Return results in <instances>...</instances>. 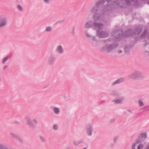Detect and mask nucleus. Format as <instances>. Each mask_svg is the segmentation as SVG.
Segmentation results:
<instances>
[{"label":"nucleus","instance_id":"a878e982","mask_svg":"<svg viewBox=\"0 0 149 149\" xmlns=\"http://www.w3.org/2000/svg\"><path fill=\"white\" fill-rule=\"evenodd\" d=\"M1 145H0V149L1 148Z\"/></svg>","mask_w":149,"mask_h":149},{"label":"nucleus","instance_id":"6ab92c4d","mask_svg":"<svg viewBox=\"0 0 149 149\" xmlns=\"http://www.w3.org/2000/svg\"><path fill=\"white\" fill-rule=\"evenodd\" d=\"M121 100H116L115 101V102L116 103H120V102H121Z\"/></svg>","mask_w":149,"mask_h":149},{"label":"nucleus","instance_id":"aec40b11","mask_svg":"<svg viewBox=\"0 0 149 149\" xmlns=\"http://www.w3.org/2000/svg\"><path fill=\"white\" fill-rule=\"evenodd\" d=\"M81 143V142H74V144L75 145H78V144H79L80 143Z\"/></svg>","mask_w":149,"mask_h":149},{"label":"nucleus","instance_id":"b1692460","mask_svg":"<svg viewBox=\"0 0 149 149\" xmlns=\"http://www.w3.org/2000/svg\"><path fill=\"white\" fill-rule=\"evenodd\" d=\"M86 35L87 36H88V37H89L90 36L89 35H88V34H86Z\"/></svg>","mask_w":149,"mask_h":149},{"label":"nucleus","instance_id":"20e7f679","mask_svg":"<svg viewBox=\"0 0 149 149\" xmlns=\"http://www.w3.org/2000/svg\"><path fill=\"white\" fill-rule=\"evenodd\" d=\"M56 51L57 52L59 53H62L63 52V50L62 48V46H58L57 48Z\"/></svg>","mask_w":149,"mask_h":149},{"label":"nucleus","instance_id":"f3484780","mask_svg":"<svg viewBox=\"0 0 149 149\" xmlns=\"http://www.w3.org/2000/svg\"><path fill=\"white\" fill-rule=\"evenodd\" d=\"M53 128L55 130H57L58 129V127L56 125H54L53 126Z\"/></svg>","mask_w":149,"mask_h":149},{"label":"nucleus","instance_id":"bb28decb","mask_svg":"<svg viewBox=\"0 0 149 149\" xmlns=\"http://www.w3.org/2000/svg\"><path fill=\"white\" fill-rule=\"evenodd\" d=\"M86 149V148H84V149Z\"/></svg>","mask_w":149,"mask_h":149},{"label":"nucleus","instance_id":"f03ea898","mask_svg":"<svg viewBox=\"0 0 149 149\" xmlns=\"http://www.w3.org/2000/svg\"><path fill=\"white\" fill-rule=\"evenodd\" d=\"M26 121L28 124L31 126H32L34 125V124H36L37 123V120H34L32 123H31L30 119L29 118H26Z\"/></svg>","mask_w":149,"mask_h":149},{"label":"nucleus","instance_id":"a211bd4d","mask_svg":"<svg viewBox=\"0 0 149 149\" xmlns=\"http://www.w3.org/2000/svg\"><path fill=\"white\" fill-rule=\"evenodd\" d=\"M17 7L18 9L20 11H22V7L20 5H18L17 6Z\"/></svg>","mask_w":149,"mask_h":149},{"label":"nucleus","instance_id":"4468645a","mask_svg":"<svg viewBox=\"0 0 149 149\" xmlns=\"http://www.w3.org/2000/svg\"><path fill=\"white\" fill-rule=\"evenodd\" d=\"M52 30V28L50 27H48L46 29V30L47 31H50Z\"/></svg>","mask_w":149,"mask_h":149},{"label":"nucleus","instance_id":"412c9836","mask_svg":"<svg viewBox=\"0 0 149 149\" xmlns=\"http://www.w3.org/2000/svg\"><path fill=\"white\" fill-rule=\"evenodd\" d=\"M40 139L42 141H44L45 140V139L43 137H41Z\"/></svg>","mask_w":149,"mask_h":149},{"label":"nucleus","instance_id":"423d86ee","mask_svg":"<svg viewBox=\"0 0 149 149\" xmlns=\"http://www.w3.org/2000/svg\"><path fill=\"white\" fill-rule=\"evenodd\" d=\"M84 27L86 28H89L91 27V22H88L85 25Z\"/></svg>","mask_w":149,"mask_h":149},{"label":"nucleus","instance_id":"6e6552de","mask_svg":"<svg viewBox=\"0 0 149 149\" xmlns=\"http://www.w3.org/2000/svg\"><path fill=\"white\" fill-rule=\"evenodd\" d=\"M116 47V46H115V45H114V46H109V47H107V50L108 51H109L110 49H112V48H115V47Z\"/></svg>","mask_w":149,"mask_h":149},{"label":"nucleus","instance_id":"4be33fe9","mask_svg":"<svg viewBox=\"0 0 149 149\" xmlns=\"http://www.w3.org/2000/svg\"><path fill=\"white\" fill-rule=\"evenodd\" d=\"M44 1L45 2L48 3L49 2V0H44Z\"/></svg>","mask_w":149,"mask_h":149},{"label":"nucleus","instance_id":"2eb2a0df","mask_svg":"<svg viewBox=\"0 0 149 149\" xmlns=\"http://www.w3.org/2000/svg\"><path fill=\"white\" fill-rule=\"evenodd\" d=\"M137 143V141H136V143H135L133 144V145L132 146V149H135V147L136 146V145Z\"/></svg>","mask_w":149,"mask_h":149},{"label":"nucleus","instance_id":"ddd939ff","mask_svg":"<svg viewBox=\"0 0 149 149\" xmlns=\"http://www.w3.org/2000/svg\"><path fill=\"white\" fill-rule=\"evenodd\" d=\"M139 105L140 106H142L144 105L142 101L141 100H139Z\"/></svg>","mask_w":149,"mask_h":149},{"label":"nucleus","instance_id":"7ed1b4c3","mask_svg":"<svg viewBox=\"0 0 149 149\" xmlns=\"http://www.w3.org/2000/svg\"><path fill=\"white\" fill-rule=\"evenodd\" d=\"M94 25L95 26V28L97 31L99 30V29H101L102 27V24H100L95 23Z\"/></svg>","mask_w":149,"mask_h":149},{"label":"nucleus","instance_id":"5701e85b","mask_svg":"<svg viewBox=\"0 0 149 149\" xmlns=\"http://www.w3.org/2000/svg\"><path fill=\"white\" fill-rule=\"evenodd\" d=\"M118 52L119 53H120L122 52V51L121 50H119L118 51Z\"/></svg>","mask_w":149,"mask_h":149},{"label":"nucleus","instance_id":"9b49d317","mask_svg":"<svg viewBox=\"0 0 149 149\" xmlns=\"http://www.w3.org/2000/svg\"><path fill=\"white\" fill-rule=\"evenodd\" d=\"M9 57L8 56H7L6 57L4 58L3 60L2 63H4L5 62L8 60Z\"/></svg>","mask_w":149,"mask_h":149},{"label":"nucleus","instance_id":"0eeeda50","mask_svg":"<svg viewBox=\"0 0 149 149\" xmlns=\"http://www.w3.org/2000/svg\"><path fill=\"white\" fill-rule=\"evenodd\" d=\"M91 127V125H89L88 126V128H89V129H88V135L89 136L91 135V127Z\"/></svg>","mask_w":149,"mask_h":149},{"label":"nucleus","instance_id":"f8f14e48","mask_svg":"<svg viewBox=\"0 0 149 149\" xmlns=\"http://www.w3.org/2000/svg\"><path fill=\"white\" fill-rule=\"evenodd\" d=\"M97 6H95L92 10V11L93 12H94L97 11Z\"/></svg>","mask_w":149,"mask_h":149},{"label":"nucleus","instance_id":"9d476101","mask_svg":"<svg viewBox=\"0 0 149 149\" xmlns=\"http://www.w3.org/2000/svg\"><path fill=\"white\" fill-rule=\"evenodd\" d=\"M98 35L100 37H104L106 36L104 35V33L103 32H102L101 33V35H100L98 33Z\"/></svg>","mask_w":149,"mask_h":149},{"label":"nucleus","instance_id":"393cba45","mask_svg":"<svg viewBox=\"0 0 149 149\" xmlns=\"http://www.w3.org/2000/svg\"><path fill=\"white\" fill-rule=\"evenodd\" d=\"M7 67V66H5L4 67V68L5 69L6 68V67Z\"/></svg>","mask_w":149,"mask_h":149},{"label":"nucleus","instance_id":"dca6fc26","mask_svg":"<svg viewBox=\"0 0 149 149\" xmlns=\"http://www.w3.org/2000/svg\"><path fill=\"white\" fill-rule=\"evenodd\" d=\"M143 147V146L142 145L140 144L139 145L138 147L137 148L138 149H142Z\"/></svg>","mask_w":149,"mask_h":149},{"label":"nucleus","instance_id":"f257e3e1","mask_svg":"<svg viewBox=\"0 0 149 149\" xmlns=\"http://www.w3.org/2000/svg\"><path fill=\"white\" fill-rule=\"evenodd\" d=\"M7 23V20L5 18L1 19L0 22V27L1 28L6 26Z\"/></svg>","mask_w":149,"mask_h":149},{"label":"nucleus","instance_id":"1a4fd4ad","mask_svg":"<svg viewBox=\"0 0 149 149\" xmlns=\"http://www.w3.org/2000/svg\"><path fill=\"white\" fill-rule=\"evenodd\" d=\"M54 110L55 113L56 114L58 113H59V109L57 108H54Z\"/></svg>","mask_w":149,"mask_h":149},{"label":"nucleus","instance_id":"39448f33","mask_svg":"<svg viewBox=\"0 0 149 149\" xmlns=\"http://www.w3.org/2000/svg\"><path fill=\"white\" fill-rule=\"evenodd\" d=\"M123 80V79H119L118 80H117V81H115L113 84H112L113 85H114L115 84H119V83L121 82Z\"/></svg>","mask_w":149,"mask_h":149}]
</instances>
